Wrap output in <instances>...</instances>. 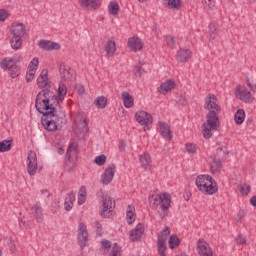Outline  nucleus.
I'll return each mask as SVG.
<instances>
[{"instance_id":"53","label":"nucleus","mask_w":256,"mask_h":256,"mask_svg":"<svg viewBox=\"0 0 256 256\" xmlns=\"http://www.w3.org/2000/svg\"><path fill=\"white\" fill-rule=\"evenodd\" d=\"M64 202L65 203H75V193H73V192L68 193Z\"/></svg>"},{"instance_id":"31","label":"nucleus","mask_w":256,"mask_h":256,"mask_svg":"<svg viewBox=\"0 0 256 256\" xmlns=\"http://www.w3.org/2000/svg\"><path fill=\"white\" fill-rule=\"evenodd\" d=\"M169 235H171V228L165 227L158 236L157 246H159L160 242L163 243V245H167L165 243H167V237H169Z\"/></svg>"},{"instance_id":"16","label":"nucleus","mask_w":256,"mask_h":256,"mask_svg":"<svg viewBox=\"0 0 256 256\" xmlns=\"http://www.w3.org/2000/svg\"><path fill=\"white\" fill-rule=\"evenodd\" d=\"M197 251L200 256H213L211 246L204 240L199 239L197 242Z\"/></svg>"},{"instance_id":"48","label":"nucleus","mask_w":256,"mask_h":256,"mask_svg":"<svg viewBox=\"0 0 256 256\" xmlns=\"http://www.w3.org/2000/svg\"><path fill=\"white\" fill-rule=\"evenodd\" d=\"M186 151L190 155H195V153H197V146L195 144L188 143L186 144Z\"/></svg>"},{"instance_id":"52","label":"nucleus","mask_w":256,"mask_h":256,"mask_svg":"<svg viewBox=\"0 0 256 256\" xmlns=\"http://www.w3.org/2000/svg\"><path fill=\"white\" fill-rule=\"evenodd\" d=\"M178 103H180V105H187V103H189V97L187 94H181Z\"/></svg>"},{"instance_id":"11","label":"nucleus","mask_w":256,"mask_h":256,"mask_svg":"<svg viewBox=\"0 0 256 256\" xmlns=\"http://www.w3.org/2000/svg\"><path fill=\"white\" fill-rule=\"evenodd\" d=\"M37 154L34 151H29L27 156V172L30 177L37 174Z\"/></svg>"},{"instance_id":"30","label":"nucleus","mask_w":256,"mask_h":256,"mask_svg":"<svg viewBox=\"0 0 256 256\" xmlns=\"http://www.w3.org/2000/svg\"><path fill=\"white\" fill-rule=\"evenodd\" d=\"M104 49L108 57H113V55H115V51H117V44H115V41L113 40H108L104 46Z\"/></svg>"},{"instance_id":"14","label":"nucleus","mask_w":256,"mask_h":256,"mask_svg":"<svg viewBox=\"0 0 256 256\" xmlns=\"http://www.w3.org/2000/svg\"><path fill=\"white\" fill-rule=\"evenodd\" d=\"M235 95L238 99H240V101H243L244 103H253V96H251V92L243 86L237 87Z\"/></svg>"},{"instance_id":"37","label":"nucleus","mask_w":256,"mask_h":256,"mask_svg":"<svg viewBox=\"0 0 256 256\" xmlns=\"http://www.w3.org/2000/svg\"><path fill=\"white\" fill-rule=\"evenodd\" d=\"M180 243L181 241L179 240V237H177V235L170 236L168 240V245L170 249H177Z\"/></svg>"},{"instance_id":"29","label":"nucleus","mask_w":256,"mask_h":256,"mask_svg":"<svg viewBox=\"0 0 256 256\" xmlns=\"http://www.w3.org/2000/svg\"><path fill=\"white\" fill-rule=\"evenodd\" d=\"M121 97L123 100L124 107H126V109H131V107L135 105V100L133 99V96L129 94V92L127 91L122 92Z\"/></svg>"},{"instance_id":"3","label":"nucleus","mask_w":256,"mask_h":256,"mask_svg":"<svg viewBox=\"0 0 256 256\" xmlns=\"http://www.w3.org/2000/svg\"><path fill=\"white\" fill-rule=\"evenodd\" d=\"M38 112L43 115L41 119L42 125L46 131H49L50 133H53L54 131H57L59 125H63L65 123V112H61L60 114H57V108H55V111L51 114V109H36Z\"/></svg>"},{"instance_id":"45","label":"nucleus","mask_w":256,"mask_h":256,"mask_svg":"<svg viewBox=\"0 0 256 256\" xmlns=\"http://www.w3.org/2000/svg\"><path fill=\"white\" fill-rule=\"evenodd\" d=\"M95 229L97 237H103V226L98 220L95 221Z\"/></svg>"},{"instance_id":"36","label":"nucleus","mask_w":256,"mask_h":256,"mask_svg":"<svg viewBox=\"0 0 256 256\" xmlns=\"http://www.w3.org/2000/svg\"><path fill=\"white\" fill-rule=\"evenodd\" d=\"M236 125H243V121H245V110L239 109L234 115Z\"/></svg>"},{"instance_id":"61","label":"nucleus","mask_w":256,"mask_h":256,"mask_svg":"<svg viewBox=\"0 0 256 256\" xmlns=\"http://www.w3.org/2000/svg\"><path fill=\"white\" fill-rule=\"evenodd\" d=\"M125 140H121L119 143V150L122 151V149H125Z\"/></svg>"},{"instance_id":"2","label":"nucleus","mask_w":256,"mask_h":256,"mask_svg":"<svg viewBox=\"0 0 256 256\" xmlns=\"http://www.w3.org/2000/svg\"><path fill=\"white\" fill-rule=\"evenodd\" d=\"M204 109L209 111L206 114V122L202 125L204 139H211L213 137L212 131H217V123H219V114L221 113V106L217 104V96L209 94L205 98Z\"/></svg>"},{"instance_id":"5","label":"nucleus","mask_w":256,"mask_h":256,"mask_svg":"<svg viewBox=\"0 0 256 256\" xmlns=\"http://www.w3.org/2000/svg\"><path fill=\"white\" fill-rule=\"evenodd\" d=\"M25 33L27 30L23 23L12 24L10 27V45L12 49L16 50L21 49V45H23V37H25Z\"/></svg>"},{"instance_id":"13","label":"nucleus","mask_w":256,"mask_h":256,"mask_svg":"<svg viewBox=\"0 0 256 256\" xmlns=\"http://www.w3.org/2000/svg\"><path fill=\"white\" fill-rule=\"evenodd\" d=\"M60 77L64 81H73L75 80V70L65 64H60Z\"/></svg>"},{"instance_id":"12","label":"nucleus","mask_w":256,"mask_h":256,"mask_svg":"<svg viewBox=\"0 0 256 256\" xmlns=\"http://www.w3.org/2000/svg\"><path fill=\"white\" fill-rule=\"evenodd\" d=\"M117 166L115 164H110L101 175V183L102 185H109L111 181H113V177H115V171Z\"/></svg>"},{"instance_id":"57","label":"nucleus","mask_w":256,"mask_h":256,"mask_svg":"<svg viewBox=\"0 0 256 256\" xmlns=\"http://www.w3.org/2000/svg\"><path fill=\"white\" fill-rule=\"evenodd\" d=\"M111 241L109 240H102L101 241V247L102 249H111Z\"/></svg>"},{"instance_id":"24","label":"nucleus","mask_w":256,"mask_h":256,"mask_svg":"<svg viewBox=\"0 0 256 256\" xmlns=\"http://www.w3.org/2000/svg\"><path fill=\"white\" fill-rule=\"evenodd\" d=\"M191 59V50L187 48H182L178 50L176 60L179 63H187Z\"/></svg>"},{"instance_id":"63","label":"nucleus","mask_w":256,"mask_h":256,"mask_svg":"<svg viewBox=\"0 0 256 256\" xmlns=\"http://www.w3.org/2000/svg\"><path fill=\"white\" fill-rule=\"evenodd\" d=\"M10 251L12 253H15V251H16L15 244L13 242L10 244Z\"/></svg>"},{"instance_id":"6","label":"nucleus","mask_w":256,"mask_h":256,"mask_svg":"<svg viewBox=\"0 0 256 256\" xmlns=\"http://www.w3.org/2000/svg\"><path fill=\"white\" fill-rule=\"evenodd\" d=\"M21 59V56L3 58L0 62V67L1 69H3V71H9L10 77H12V79H15L19 77V73L21 71V66L17 64L19 63V61H21Z\"/></svg>"},{"instance_id":"35","label":"nucleus","mask_w":256,"mask_h":256,"mask_svg":"<svg viewBox=\"0 0 256 256\" xmlns=\"http://www.w3.org/2000/svg\"><path fill=\"white\" fill-rule=\"evenodd\" d=\"M94 105L97 109H105L107 107V97L99 96L95 99Z\"/></svg>"},{"instance_id":"64","label":"nucleus","mask_w":256,"mask_h":256,"mask_svg":"<svg viewBox=\"0 0 256 256\" xmlns=\"http://www.w3.org/2000/svg\"><path fill=\"white\" fill-rule=\"evenodd\" d=\"M251 91H253V93H256V85L253 84L251 87H250Z\"/></svg>"},{"instance_id":"47","label":"nucleus","mask_w":256,"mask_h":256,"mask_svg":"<svg viewBox=\"0 0 256 256\" xmlns=\"http://www.w3.org/2000/svg\"><path fill=\"white\" fill-rule=\"evenodd\" d=\"M143 73H145V69H143V66H141V64L136 65L134 68L135 77H142Z\"/></svg>"},{"instance_id":"21","label":"nucleus","mask_w":256,"mask_h":256,"mask_svg":"<svg viewBox=\"0 0 256 256\" xmlns=\"http://www.w3.org/2000/svg\"><path fill=\"white\" fill-rule=\"evenodd\" d=\"M144 233H145V226L143 225V223H138L135 229L131 230L130 232V240L133 242L139 241V239L143 237Z\"/></svg>"},{"instance_id":"38","label":"nucleus","mask_w":256,"mask_h":256,"mask_svg":"<svg viewBox=\"0 0 256 256\" xmlns=\"http://www.w3.org/2000/svg\"><path fill=\"white\" fill-rule=\"evenodd\" d=\"M12 147L11 140H3L0 142V153H7Z\"/></svg>"},{"instance_id":"8","label":"nucleus","mask_w":256,"mask_h":256,"mask_svg":"<svg viewBox=\"0 0 256 256\" xmlns=\"http://www.w3.org/2000/svg\"><path fill=\"white\" fill-rule=\"evenodd\" d=\"M79 149V145L76 142L71 143L68 146L67 152H66V161L64 163V169L65 171H68V173H71L73 169H75V164L77 163V153Z\"/></svg>"},{"instance_id":"4","label":"nucleus","mask_w":256,"mask_h":256,"mask_svg":"<svg viewBox=\"0 0 256 256\" xmlns=\"http://www.w3.org/2000/svg\"><path fill=\"white\" fill-rule=\"evenodd\" d=\"M196 186L205 195H215L219 188L217 187V182L207 174H202L196 178Z\"/></svg>"},{"instance_id":"17","label":"nucleus","mask_w":256,"mask_h":256,"mask_svg":"<svg viewBox=\"0 0 256 256\" xmlns=\"http://www.w3.org/2000/svg\"><path fill=\"white\" fill-rule=\"evenodd\" d=\"M37 67H39V58H33L28 66V70L26 73L27 83H31V81H33L35 73H37Z\"/></svg>"},{"instance_id":"46","label":"nucleus","mask_w":256,"mask_h":256,"mask_svg":"<svg viewBox=\"0 0 256 256\" xmlns=\"http://www.w3.org/2000/svg\"><path fill=\"white\" fill-rule=\"evenodd\" d=\"M159 256H167V245H164L163 242H159V246H157Z\"/></svg>"},{"instance_id":"18","label":"nucleus","mask_w":256,"mask_h":256,"mask_svg":"<svg viewBox=\"0 0 256 256\" xmlns=\"http://www.w3.org/2000/svg\"><path fill=\"white\" fill-rule=\"evenodd\" d=\"M135 117L140 125H151L153 123V116L146 111L136 112Z\"/></svg>"},{"instance_id":"1","label":"nucleus","mask_w":256,"mask_h":256,"mask_svg":"<svg viewBox=\"0 0 256 256\" xmlns=\"http://www.w3.org/2000/svg\"><path fill=\"white\" fill-rule=\"evenodd\" d=\"M67 95V86L63 83H59L57 89V95L55 92L49 90V88L42 89L36 96L35 108L36 109H51L50 114L55 113V108L61 107L60 103L65 101Z\"/></svg>"},{"instance_id":"56","label":"nucleus","mask_w":256,"mask_h":256,"mask_svg":"<svg viewBox=\"0 0 256 256\" xmlns=\"http://www.w3.org/2000/svg\"><path fill=\"white\" fill-rule=\"evenodd\" d=\"M9 17V12L5 9H0V21H5Z\"/></svg>"},{"instance_id":"10","label":"nucleus","mask_w":256,"mask_h":256,"mask_svg":"<svg viewBox=\"0 0 256 256\" xmlns=\"http://www.w3.org/2000/svg\"><path fill=\"white\" fill-rule=\"evenodd\" d=\"M78 245L81 249L87 247V243H89V232H87V225L84 223H80L78 226Z\"/></svg>"},{"instance_id":"39","label":"nucleus","mask_w":256,"mask_h":256,"mask_svg":"<svg viewBox=\"0 0 256 256\" xmlns=\"http://www.w3.org/2000/svg\"><path fill=\"white\" fill-rule=\"evenodd\" d=\"M168 8L169 9H175L176 11H179L181 9L182 1L181 0H167Z\"/></svg>"},{"instance_id":"28","label":"nucleus","mask_w":256,"mask_h":256,"mask_svg":"<svg viewBox=\"0 0 256 256\" xmlns=\"http://www.w3.org/2000/svg\"><path fill=\"white\" fill-rule=\"evenodd\" d=\"M211 162H210V171L213 175L217 174V173H220L221 171V167H222V164H221V160L216 158L215 156H211L210 157Z\"/></svg>"},{"instance_id":"42","label":"nucleus","mask_w":256,"mask_h":256,"mask_svg":"<svg viewBox=\"0 0 256 256\" xmlns=\"http://www.w3.org/2000/svg\"><path fill=\"white\" fill-rule=\"evenodd\" d=\"M94 163L99 167H103L107 163V156L105 154L99 155L94 159Z\"/></svg>"},{"instance_id":"55","label":"nucleus","mask_w":256,"mask_h":256,"mask_svg":"<svg viewBox=\"0 0 256 256\" xmlns=\"http://www.w3.org/2000/svg\"><path fill=\"white\" fill-rule=\"evenodd\" d=\"M221 152L224 153V155H229V150H227V147L226 146H220L216 149V153L217 155H220Z\"/></svg>"},{"instance_id":"41","label":"nucleus","mask_w":256,"mask_h":256,"mask_svg":"<svg viewBox=\"0 0 256 256\" xmlns=\"http://www.w3.org/2000/svg\"><path fill=\"white\" fill-rule=\"evenodd\" d=\"M60 203L61 202L59 200L52 201L51 206H50V211H51V213H53V215L59 213V209H61Z\"/></svg>"},{"instance_id":"7","label":"nucleus","mask_w":256,"mask_h":256,"mask_svg":"<svg viewBox=\"0 0 256 256\" xmlns=\"http://www.w3.org/2000/svg\"><path fill=\"white\" fill-rule=\"evenodd\" d=\"M149 203L152 209H157V205H160L161 210L165 213L171 207V195L169 193L152 195L149 197Z\"/></svg>"},{"instance_id":"20","label":"nucleus","mask_w":256,"mask_h":256,"mask_svg":"<svg viewBox=\"0 0 256 256\" xmlns=\"http://www.w3.org/2000/svg\"><path fill=\"white\" fill-rule=\"evenodd\" d=\"M38 47L44 51H59V49H61V45L59 43L49 40H40L38 42Z\"/></svg>"},{"instance_id":"49","label":"nucleus","mask_w":256,"mask_h":256,"mask_svg":"<svg viewBox=\"0 0 256 256\" xmlns=\"http://www.w3.org/2000/svg\"><path fill=\"white\" fill-rule=\"evenodd\" d=\"M166 44L170 47V49H173L175 47V37L168 35L165 37Z\"/></svg>"},{"instance_id":"54","label":"nucleus","mask_w":256,"mask_h":256,"mask_svg":"<svg viewBox=\"0 0 256 256\" xmlns=\"http://www.w3.org/2000/svg\"><path fill=\"white\" fill-rule=\"evenodd\" d=\"M209 29H210V32L212 33L210 35V39H215V31H217V27H216L215 23H210Z\"/></svg>"},{"instance_id":"22","label":"nucleus","mask_w":256,"mask_h":256,"mask_svg":"<svg viewBox=\"0 0 256 256\" xmlns=\"http://www.w3.org/2000/svg\"><path fill=\"white\" fill-rule=\"evenodd\" d=\"M177 84L175 83L174 80L168 79L165 82H163L158 88L157 91L158 93H161L162 95H167V93H171L173 91V88Z\"/></svg>"},{"instance_id":"40","label":"nucleus","mask_w":256,"mask_h":256,"mask_svg":"<svg viewBox=\"0 0 256 256\" xmlns=\"http://www.w3.org/2000/svg\"><path fill=\"white\" fill-rule=\"evenodd\" d=\"M108 11L110 15H118L119 14V4L117 2H110L108 5Z\"/></svg>"},{"instance_id":"58","label":"nucleus","mask_w":256,"mask_h":256,"mask_svg":"<svg viewBox=\"0 0 256 256\" xmlns=\"http://www.w3.org/2000/svg\"><path fill=\"white\" fill-rule=\"evenodd\" d=\"M64 209H65V211H71V209H73V203L64 202Z\"/></svg>"},{"instance_id":"23","label":"nucleus","mask_w":256,"mask_h":256,"mask_svg":"<svg viewBox=\"0 0 256 256\" xmlns=\"http://www.w3.org/2000/svg\"><path fill=\"white\" fill-rule=\"evenodd\" d=\"M158 127L163 139H166L167 141H171V139H173V132H171V127H169V124L166 122H159Z\"/></svg>"},{"instance_id":"60","label":"nucleus","mask_w":256,"mask_h":256,"mask_svg":"<svg viewBox=\"0 0 256 256\" xmlns=\"http://www.w3.org/2000/svg\"><path fill=\"white\" fill-rule=\"evenodd\" d=\"M250 204L252 207H256V195L251 197Z\"/></svg>"},{"instance_id":"27","label":"nucleus","mask_w":256,"mask_h":256,"mask_svg":"<svg viewBox=\"0 0 256 256\" xmlns=\"http://www.w3.org/2000/svg\"><path fill=\"white\" fill-rule=\"evenodd\" d=\"M140 163L145 171H149L151 169V163H153L151 155L147 152L140 155Z\"/></svg>"},{"instance_id":"43","label":"nucleus","mask_w":256,"mask_h":256,"mask_svg":"<svg viewBox=\"0 0 256 256\" xmlns=\"http://www.w3.org/2000/svg\"><path fill=\"white\" fill-rule=\"evenodd\" d=\"M109 256H121V247L117 243L113 244L112 251Z\"/></svg>"},{"instance_id":"19","label":"nucleus","mask_w":256,"mask_h":256,"mask_svg":"<svg viewBox=\"0 0 256 256\" xmlns=\"http://www.w3.org/2000/svg\"><path fill=\"white\" fill-rule=\"evenodd\" d=\"M49 71L47 69H43L37 79V85L39 89H50L51 85L49 84V77L47 76Z\"/></svg>"},{"instance_id":"34","label":"nucleus","mask_w":256,"mask_h":256,"mask_svg":"<svg viewBox=\"0 0 256 256\" xmlns=\"http://www.w3.org/2000/svg\"><path fill=\"white\" fill-rule=\"evenodd\" d=\"M85 201H87V188L81 186L78 194V205L85 204Z\"/></svg>"},{"instance_id":"50","label":"nucleus","mask_w":256,"mask_h":256,"mask_svg":"<svg viewBox=\"0 0 256 256\" xmlns=\"http://www.w3.org/2000/svg\"><path fill=\"white\" fill-rule=\"evenodd\" d=\"M250 192H251V186L246 184L241 186L240 188L241 195H249Z\"/></svg>"},{"instance_id":"32","label":"nucleus","mask_w":256,"mask_h":256,"mask_svg":"<svg viewBox=\"0 0 256 256\" xmlns=\"http://www.w3.org/2000/svg\"><path fill=\"white\" fill-rule=\"evenodd\" d=\"M80 5L86 9H97L99 7V0H80Z\"/></svg>"},{"instance_id":"25","label":"nucleus","mask_w":256,"mask_h":256,"mask_svg":"<svg viewBox=\"0 0 256 256\" xmlns=\"http://www.w3.org/2000/svg\"><path fill=\"white\" fill-rule=\"evenodd\" d=\"M128 47L131 51H141L143 49V42L139 37H132L128 40Z\"/></svg>"},{"instance_id":"51","label":"nucleus","mask_w":256,"mask_h":256,"mask_svg":"<svg viewBox=\"0 0 256 256\" xmlns=\"http://www.w3.org/2000/svg\"><path fill=\"white\" fill-rule=\"evenodd\" d=\"M235 241L238 245H245V243H247V237L240 234L238 237L235 238Z\"/></svg>"},{"instance_id":"44","label":"nucleus","mask_w":256,"mask_h":256,"mask_svg":"<svg viewBox=\"0 0 256 256\" xmlns=\"http://www.w3.org/2000/svg\"><path fill=\"white\" fill-rule=\"evenodd\" d=\"M202 3H204L205 9H208L209 11L215 9V0H202Z\"/></svg>"},{"instance_id":"9","label":"nucleus","mask_w":256,"mask_h":256,"mask_svg":"<svg viewBox=\"0 0 256 256\" xmlns=\"http://www.w3.org/2000/svg\"><path fill=\"white\" fill-rule=\"evenodd\" d=\"M101 206L100 216L102 219L113 217V211H115V200H113V198L102 195Z\"/></svg>"},{"instance_id":"33","label":"nucleus","mask_w":256,"mask_h":256,"mask_svg":"<svg viewBox=\"0 0 256 256\" xmlns=\"http://www.w3.org/2000/svg\"><path fill=\"white\" fill-rule=\"evenodd\" d=\"M126 217L128 225H133V222L135 221V207L128 205L126 210Z\"/></svg>"},{"instance_id":"26","label":"nucleus","mask_w":256,"mask_h":256,"mask_svg":"<svg viewBox=\"0 0 256 256\" xmlns=\"http://www.w3.org/2000/svg\"><path fill=\"white\" fill-rule=\"evenodd\" d=\"M31 211L34 215V218L36 219L37 223H43L44 217H43V207H41V204L36 203L32 208Z\"/></svg>"},{"instance_id":"59","label":"nucleus","mask_w":256,"mask_h":256,"mask_svg":"<svg viewBox=\"0 0 256 256\" xmlns=\"http://www.w3.org/2000/svg\"><path fill=\"white\" fill-rule=\"evenodd\" d=\"M77 91H78L79 95H83V93H85V87H83V85H78Z\"/></svg>"},{"instance_id":"15","label":"nucleus","mask_w":256,"mask_h":256,"mask_svg":"<svg viewBox=\"0 0 256 256\" xmlns=\"http://www.w3.org/2000/svg\"><path fill=\"white\" fill-rule=\"evenodd\" d=\"M74 133L77 135L79 139H85L87 137V119H83L82 121L78 122L76 125L73 126Z\"/></svg>"},{"instance_id":"62","label":"nucleus","mask_w":256,"mask_h":256,"mask_svg":"<svg viewBox=\"0 0 256 256\" xmlns=\"http://www.w3.org/2000/svg\"><path fill=\"white\" fill-rule=\"evenodd\" d=\"M41 194L46 195V197H49L51 195V194H49V190H47V189L41 190Z\"/></svg>"}]
</instances>
